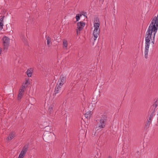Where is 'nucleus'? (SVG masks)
Masks as SVG:
<instances>
[{"mask_svg": "<svg viewBox=\"0 0 158 158\" xmlns=\"http://www.w3.org/2000/svg\"><path fill=\"white\" fill-rule=\"evenodd\" d=\"M55 137L54 133L51 132H44L43 136V139L46 142L50 141Z\"/></svg>", "mask_w": 158, "mask_h": 158, "instance_id": "1", "label": "nucleus"}, {"mask_svg": "<svg viewBox=\"0 0 158 158\" xmlns=\"http://www.w3.org/2000/svg\"><path fill=\"white\" fill-rule=\"evenodd\" d=\"M151 38L145 37V47L144 50V56L145 58H148V55L149 48L151 39Z\"/></svg>", "mask_w": 158, "mask_h": 158, "instance_id": "2", "label": "nucleus"}, {"mask_svg": "<svg viewBox=\"0 0 158 158\" xmlns=\"http://www.w3.org/2000/svg\"><path fill=\"white\" fill-rule=\"evenodd\" d=\"M4 46L3 50L4 52H6L8 49L10 44V39L5 36L2 38Z\"/></svg>", "mask_w": 158, "mask_h": 158, "instance_id": "3", "label": "nucleus"}, {"mask_svg": "<svg viewBox=\"0 0 158 158\" xmlns=\"http://www.w3.org/2000/svg\"><path fill=\"white\" fill-rule=\"evenodd\" d=\"M107 116L106 115H102L100 120V123L98 127L100 128H104L106 125V121L107 120Z\"/></svg>", "mask_w": 158, "mask_h": 158, "instance_id": "4", "label": "nucleus"}, {"mask_svg": "<svg viewBox=\"0 0 158 158\" xmlns=\"http://www.w3.org/2000/svg\"><path fill=\"white\" fill-rule=\"evenodd\" d=\"M63 86H60V84L57 83L55 89V93L53 94V96H55L57 94H59L60 95L62 93L64 90V88L62 87Z\"/></svg>", "mask_w": 158, "mask_h": 158, "instance_id": "5", "label": "nucleus"}, {"mask_svg": "<svg viewBox=\"0 0 158 158\" xmlns=\"http://www.w3.org/2000/svg\"><path fill=\"white\" fill-rule=\"evenodd\" d=\"M156 30L155 26H152V27L151 25H149L146 33V37H145L152 38V34L153 31H155Z\"/></svg>", "mask_w": 158, "mask_h": 158, "instance_id": "6", "label": "nucleus"}, {"mask_svg": "<svg viewBox=\"0 0 158 158\" xmlns=\"http://www.w3.org/2000/svg\"><path fill=\"white\" fill-rule=\"evenodd\" d=\"M25 85H24V83L23 82L21 87V88H20L19 90V93L18 95L17 98L18 100H20L22 98L24 94V89H25L26 87L25 86Z\"/></svg>", "mask_w": 158, "mask_h": 158, "instance_id": "7", "label": "nucleus"}, {"mask_svg": "<svg viewBox=\"0 0 158 158\" xmlns=\"http://www.w3.org/2000/svg\"><path fill=\"white\" fill-rule=\"evenodd\" d=\"M66 80L65 76L64 75L62 74L60 76L57 83L60 84V86H63V84L66 82Z\"/></svg>", "mask_w": 158, "mask_h": 158, "instance_id": "8", "label": "nucleus"}, {"mask_svg": "<svg viewBox=\"0 0 158 158\" xmlns=\"http://www.w3.org/2000/svg\"><path fill=\"white\" fill-rule=\"evenodd\" d=\"M77 28L80 31L82 30L85 25V23L83 22H80L77 23Z\"/></svg>", "mask_w": 158, "mask_h": 158, "instance_id": "9", "label": "nucleus"}, {"mask_svg": "<svg viewBox=\"0 0 158 158\" xmlns=\"http://www.w3.org/2000/svg\"><path fill=\"white\" fill-rule=\"evenodd\" d=\"M101 88V87H100V88H99V86H98V87L96 88V92L94 94V96L93 98H95L97 99L100 96V90H102Z\"/></svg>", "mask_w": 158, "mask_h": 158, "instance_id": "10", "label": "nucleus"}, {"mask_svg": "<svg viewBox=\"0 0 158 158\" xmlns=\"http://www.w3.org/2000/svg\"><path fill=\"white\" fill-rule=\"evenodd\" d=\"M155 17L152 19V22L149 25H151L152 27V26H155L156 29L158 28V21H156V19H155Z\"/></svg>", "mask_w": 158, "mask_h": 158, "instance_id": "11", "label": "nucleus"}, {"mask_svg": "<svg viewBox=\"0 0 158 158\" xmlns=\"http://www.w3.org/2000/svg\"><path fill=\"white\" fill-rule=\"evenodd\" d=\"M29 147L28 145H25L23 147L22 151L20 153H22V154L25 155L26 153L27 152Z\"/></svg>", "mask_w": 158, "mask_h": 158, "instance_id": "12", "label": "nucleus"}, {"mask_svg": "<svg viewBox=\"0 0 158 158\" xmlns=\"http://www.w3.org/2000/svg\"><path fill=\"white\" fill-rule=\"evenodd\" d=\"M153 117V113H151V114L149 120H148V121H147V123L145 124V126L147 127V128H148L149 127V125L151 123V120L152 118Z\"/></svg>", "mask_w": 158, "mask_h": 158, "instance_id": "13", "label": "nucleus"}, {"mask_svg": "<svg viewBox=\"0 0 158 158\" xmlns=\"http://www.w3.org/2000/svg\"><path fill=\"white\" fill-rule=\"evenodd\" d=\"M32 70L31 68L27 70L26 73L28 77H31L32 74Z\"/></svg>", "mask_w": 158, "mask_h": 158, "instance_id": "14", "label": "nucleus"}, {"mask_svg": "<svg viewBox=\"0 0 158 158\" xmlns=\"http://www.w3.org/2000/svg\"><path fill=\"white\" fill-rule=\"evenodd\" d=\"M99 33H93V35H94V41L93 43V45H94V43L95 44H96L97 42V41H95V40H96L97 37H98V35H99Z\"/></svg>", "mask_w": 158, "mask_h": 158, "instance_id": "15", "label": "nucleus"}, {"mask_svg": "<svg viewBox=\"0 0 158 158\" xmlns=\"http://www.w3.org/2000/svg\"><path fill=\"white\" fill-rule=\"evenodd\" d=\"M45 132H51L52 131V129L51 128V127L49 126H46L44 128Z\"/></svg>", "mask_w": 158, "mask_h": 158, "instance_id": "16", "label": "nucleus"}, {"mask_svg": "<svg viewBox=\"0 0 158 158\" xmlns=\"http://www.w3.org/2000/svg\"><path fill=\"white\" fill-rule=\"evenodd\" d=\"M91 115V111H90L87 112L85 114V116L86 118H87V119H88L89 118L90 119Z\"/></svg>", "mask_w": 158, "mask_h": 158, "instance_id": "17", "label": "nucleus"}, {"mask_svg": "<svg viewBox=\"0 0 158 158\" xmlns=\"http://www.w3.org/2000/svg\"><path fill=\"white\" fill-rule=\"evenodd\" d=\"M15 134L13 133H10L7 137V139L8 140H11L15 137Z\"/></svg>", "mask_w": 158, "mask_h": 158, "instance_id": "18", "label": "nucleus"}, {"mask_svg": "<svg viewBox=\"0 0 158 158\" xmlns=\"http://www.w3.org/2000/svg\"><path fill=\"white\" fill-rule=\"evenodd\" d=\"M158 123V118L156 115L154 118L153 120L152 121V123L155 124L156 125H157V123Z\"/></svg>", "mask_w": 158, "mask_h": 158, "instance_id": "19", "label": "nucleus"}, {"mask_svg": "<svg viewBox=\"0 0 158 158\" xmlns=\"http://www.w3.org/2000/svg\"><path fill=\"white\" fill-rule=\"evenodd\" d=\"M53 105H51L49 107L48 110V111L50 114H52L53 112Z\"/></svg>", "mask_w": 158, "mask_h": 158, "instance_id": "20", "label": "nucleus"}, {"mask_svg": "<svg viewBox=\"0 0 158 158\" xmlns=\"http://www.w3.org/2000/svg\"><path fill=\"white\" fill-rule=\"evenodd\" d=\"M6 30L8 32H10L11 31H12L11 27V25L10 24H8L6 25Z\"/></svg>", "mask_w": 158, "mask_h": 158, "instance_id": "21", "label": "nucleus"}, {"mask_svg": "<svg viewBox=\"0 0 158 158\" xmlns=\"http://www.w3.org/2000/svg\"><path fill=\"white\" fill-rule=\"evenodd\" d=\"M46 40H47V44L48 47H50V45H49L50 43H51L52 44L51 39L49 36L47 37L46 36Z\"/></svg>", "mask_w": 158, "mask_h": 158, "instance_id": "22", "label": "nucleus"}, {"mask_svg": "<svg viewBox=\"0 0 158 158\" xmlns=\"http://www.w3.org/2000/svg\"><path fill=\"white\" fill-rule=\"evenodd\" d=\"M82 16L81 14H77L76 16V22L78 21L80 19V17Z\"/></svg>", "mask_w": 158, "mask_h": 158, "instance_id": "23", "label": "nucleus"}, {"mask_svg": "<svg viewBox=\"0 0 158 158\" xmlns=\"http://www.w3.org/2000/svg\"><path fill=\"white\" fill-rule=\"evenodd\" d=\"M97 99L95 98H92V101L91 102V104H92L95 106V104L97 102H95L97 100Z\"/></svg>", "mask_w": 158, "mask_h": 158, "instance_id": "24", "label": "nucleus"}, {"mask_svg": "<svg viewBox=\"0 0 158 158\" xmlns=\"http://www.w3.org/2000/svg\"><path fill=\"white\" fill-rule=\"evenodd\" d=\"M63 45L64 47L67 48V41L65 39L63 40Z\"/></svg>", "mask_w": 158, "mask_h": 158, "instance_id": "25", "label": "nucleus"}, {"mask_svg": "<svg viewBox=\"0 0 158 158\" xmlns=\"http://www.w3.org/2000/svg\"><path fill=\"white\" fill-rule=\"evenodd\" d=\"M24 82V85H26L25 86L26 87H27L30 84L29 79L27 80H26Z\"/></svg>", "mask_w": 158, "mask_h": 158, "instance_id": "26", "label": "nucleus"}, {"mask_svg": "<svg viewBox=\"0 0 158 158\" xmlns=\"http://www.w3.org/2000/svg\"><path fill=\"white\" fill-rule=\"evenodd\" d=\"M94 29L93 32V33H100V30H99L98 31V28H97V27H94Z\"/></svg>", "mask_w": 158, "mask_h": 158, "instance_id": "27", "label": "nucleus"}, {"mask_svg": "<svg viewBox=\"0 0 158 158\" xmlns=\"http://www.w3.org/2000/svg\"><path fill=\"white\" fill-rule=\"evenodd\" d=\"M100 25V23H94V27L99 28Z\"/></svg>", "mask_w": 158, "mask_h": 158, "instance_id": "28", "label": "nucleus"}, {"mask_svg": "<svg viewBox=\"0 0 158 158\" xmlns=\"http://www.w3.org/2000/svg\"><path fill=\"white\" fill-rule=\"evenodd\" d=\"M94 23H100L99 19L98 17L94 18Z\"/></svg>", "mask_w": 158, "mask_h": 158, "instance_id": "29", "label": "nucleus"}, {"mask_svg": "<svg viewBox=\"0 0 158 158\" xmlns=\"http://www.w3.org/2000/svg\"><path fill=\"white\" fill-rule=\"evenodd\" d=\"M158 105H157V104H154L153 105V107H154V110L153 111V112L152 113H153V114L154 112H155L156 108L157 106Z\"/></svg>", "mask_w": 158, "mask_h": 158, "instance_id": "30", "label": "nucleus"}, {"mask_svg": "<svg viewBox=\"0 0 158 158\" xmlns=\"http://www.w3.org/2000/svg\"><path fill=\"white\" fill-rule=\"evenodd\" d=\"M86 13L85 12H84L83 11H82L81 12V14L82 15H83L84 16V17H85L86 18H87V16L85 15V14H86Z\"/></svg>", "mask_w": 158, "mask_h": 158, "instance_id": "31", "label": "nucleus"}, {"mask_svg": "<svg viewBox=\"0 0 158 158\" xmlns=\"http://www.w3.org/2000/svg\"><path fill=\"white\" fill-rule=\"evenodd\" d=\"M24 156L25 155L22 154V153H20L18 158H23Z\"/></svg>", "mask_w": 158, "mask_h": 158, "instance_id": "32", "label": "nucleus"}, {"mask_svg": "<svg viewBox=\"0 0 158 158\" xmlns=\"http://www.w3.org/2000/svg\"><path fill=\"white\" fill-rule=\"evenodd\" d=\"M158 29V28H157V29H156V30H155V31H153V32H154L153 38H154V39H155L156 34L157 31Z\"/></svg>", "mask_w": 158, "mask_h": 158, "instance_id": "33", "label": "nucleus"}, {"mask_svg": "<svg viewBox=\"0 0 158 158\" xmlns=\"http://www.w3.org/2000/svg\"><path fill=\"white\" fill-rule=\"evenodd\" d=\"M3 24L2 23L0 22V30H2L3 28Z\"/></svg>", "mask_w": 158, "mask_h": 158, "instance_id": "34", "label": "nucleus"}, {"mask_svg": "<svg viewBox=\"0 0 158 158\" xmlns=\"http://www.w3.org/2000/svg\"><path fill=\"white\" fill-rule=\"evenodd\" d=\"M4 17V16H3V17H2V18H1L0 19V22H2H2H3V18Z\"/></svg>", "mask_w": 158, "mask_h": 158, "instance_id": "35", "label": "nucleus"}, {"mask_svg": "<svg viewBox=\"0 0 158 158\" xmlns=\"http://www.w3.org/2000/svg\"><path fill=\"white\" fill-rule=\"evenodd\" d=\"M23 41L24 43L25 44H26L27 43V42L26 40H25V39H23Z\"/></svg>", "mask_w": 158, "mask_h": 158, "instance_id": "36", "label": "nucleus"}, {"mask_svg": "<svg viewBox=\"0 0 158 158\" xmlns=\"http://www.w3.org/2000/svg\"><path fill=\"white\" fill-rule=\"evenodd\" d=\"M155 104H157V105H158V100H156V101L155 102Z\"/></svg>", "mask_w": 158, "mask_h": 158, "instance_id": "37", "label": "nucleus"}, {"mask_svg": "<svg viewBox=\"0 0 158 158\" xmlns=\"http://www.w3.org/2000/svg\"><path fill=\"white\" fill-rule=\"evenodd\" d=\"M78 31H79L78 30V29L77 28V30H76L77 33V35L78 34Z\"/></svg>", "mask_w": 158, "mask_h": 158, "instance_id": "38", "label": "nucleus"}, {"mask_svg": "<svg viewBox=\"0 0 158 158\" xmlns=\"http://www.w3.org/2000/svg\"><path fill=\"white\" fill-rule=\"evenodd\" d=\"M153 38V42H152V43L153 44H154V41H155V39L154 38Z\"/></svg>", "mask_w": 158, "mask_h": 158, "instance_id": "39", "label": "nucleus"}, {"mask_svg": "<svg viewBox=\"0 0 158 158\" xmlns=\"http://www.w3.org/2000/svg\"><path fill=\"white\" fill-rule=\"evenodd\" d=\"M151 41L152 42H153V38L152 39H151Z\"/></svg>", "mask_w": 158, "mask_h": 158, "instance_id": "40", "label": "nucleus"}, {"mask_svg": "<svg viewBox=\"0 0 158 158\" xmlns=\"http://www.w3.org/2000/svg\"><path fill=\"white\" fill-rule=\"evenodd\" d=\"M108 158H112V157L111 156H109Z\"/></svg>", "mask_w": 158, "mask_h": 158, "instance_id": "41", "label": "nucleus"}]
</instances>
